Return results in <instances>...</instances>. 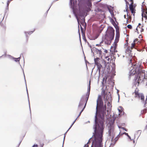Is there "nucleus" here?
I'll list each match as a JSON object with an SVG mask.
<instances>
[{"label":"nucleus","mask_w":147,"mask_h":147,"mask_svg":"<svg viewBox=\"0 0 147 147\" xmlns=\"http://www.w3.org/2000/svg\"><path fill=\"white\" fill-rule=\"evenodd\" d=\"M131 10V13L133 14V15L134 16V13H135V12L134 11V9H132V10Z\"/></svg>","instance_id":"28"},{"label":"nucleus","mask_w":147,"mask_h":147,"mask_svg":"<svg viewBox=\"0 0 147 147\" xmlns=\"http://www.w3.org/2000/svg\"><path fill=\"white\" fill-rule=\"evenodd\" d=\"M106 59H107V60H108V61H109V59H109V58L108 57H106Z\"/></svg>","instance_id":"37"},{"label":"nucleus","mask_w":147,"mask_h":147,"mask_svg":"<svg viewBox=\"0 0 147 147\" xmlns=\"http://www.w3.org/2000/svg\"><path fill=\"white\" fill-rule=\"evenodd\" d=\"M38 145L37 144L34 145L32 147H38Z\"/></svg>","instance_id":"36"},{"label":"nucleus","mask_w":147,"mask_h":147,"mask_svg":"<svg viewBox=\"0 0 147 147\" xmlns=\"http://www.w3.org/2000/svg\"><path fill=\"white\" fill-rule=\"evenodd\" d=\"M12 59H14L15 61L16 62H18L19 61L20 59V57H19L18 58L12 57Z\"/></svg>","instance_id":"17"},{"label":"nucleus","mask_w":147,"mask_h":147,"mask_svg":"<svg viewBox=\"0 0 147 147\" xmlns=\"http://www.w3.org/2000/svg\"><path fill=\"white\" fill-rule=\"evenodd\" d=\"M144 107L147 109V98H146L145 104H144Z\"/></svg>","instance_id":"22"},{"label":"nucleus","mask_w":147,"mask_h":147,"mask_svg":"<svg viewBox=\"0 0 147 147\" xmlns=\"http://www.w3.org/2000/svg\"><path fill=\"white\" fill-rule=\"evenodd\" d=\"M75 15L76 17V18L77 19V20L78 22H79V20H78V16L76 14H75Z\"/></svg>","instance_id":"31"},{"label":"nucleus","mask_w":147,"mask_h":147,"mask_svg":"<svg viewBox=\"0 0 147 147\" xmlns=\"http://www.w3.org/2000/svg\"><path fill=\"white\" fill-rule=\"evenodd\" d=\"M50 7H49V9L47 11L49 10V9H50Z\"/></svg>","instance_id":"53"},{"label":"nucleus","mask_w":147,"mask_h":147,"mask_svg":"<svg viewBox=\"0 0 147 147\" xmlns=\"http://www.w3.org/2000/svg\"><path fill=\"white\" fill-rule=\"evenodd\" d=\"M72 0H70V3L71 5L72 4Z\"/></svg>","instance_id":"40"},{"label":"nucleus","mask_w":147,"mask_h":147,"mask_svg":"<svg viewBox=\"0 0 147 147\" xmlns=\"http://www.w3.org/2000/svg\"><path fill=\"white\" fill-rule=\"evenodd\" d=\"M104 50V52L106 53H107V50Z\"/></svg>","instance_id":"41"},{"label":"nucleus","mask_w":147,"mask_h":147,"mask_svg":"<svg viewBox=\"0 0 147 147\" xmlns=\"http://www.w3.org/2000/svg\"><path fill=\"white\" fill-rule=\"evenodd\" d=\"M118 127H119V129L120 128H121V127H120L119 126H118Z\"/></svg>","instance_id":"45"},{"label":"nucleus","mask_w":147,"mask_h":147,"mask_svg":"<svg viewBox=\"0 0 147 147\" xmlns=\"http://www.w3.org/2000/svg\"><path fill=\"white\" fill-rule=\"evenodd\" d=\"M125 1L126 2V11L127 12V15L128 16V5L129 4V3L127 1V0H125Z\"/></svg>","instance_id":"12"},{"label":"nucleus","mask_w":147,"mask_h":147,"mask_svg":"<svg viewBox=\"0 0 147 147\" xmlns=\"http://www.w3.org/2000/svg\"><path fill=\"white\" fill-rule=\"evenodd\" d=\"M140 25H141V24L140 23H139L138 24V26L137 28H136V30H137V31L138 30V28H140V27L139 26H140Z\"/></svg>","instance_id":"29"},{"label":"nucleus","mask_w":147,"mask_h":147,"mask_svg":"<svg viewBox=\"0 0 147 147\" xmlns=\"http://www.w3.org/2000/svg\"><path fill=\"white\" fill-rule=\"evenodd\" d=\"M33 31H32L29 32H25V34H26V36H27V34H31L32 33H33Z\"/></svg>","instance_id":"21"},{"label":"nucleus","mask_w":147,"mask_h":147,"mask_svg":"<svg viewBox=\"0 0 147 147\" xmlns=\"http://www.w3.org/2000/svg\"><path fill=\"white\" fill-rule=\"evenodd\" d=\"M118 109V110H119V112L120 113H121V112H122V111L119 109Z\"/></svg>","instance_id":"38"},{"label":"nucleus","mask_w":147,"mask_h":147,"mask_svg":"<svg viewBox=\"0 0 147 147\" xmlns=\"http://www.w3.org/2000/svg\"><path fill=\"white\" fill-rule=\"evenodd\" d=\"M109 11L111 14H112V13L113 11H112L110 9H109Z\"/></svg>","instance_id":"35"},{"label":"nucleus","mask_w":147,"mask_h":147,"mask_svg":"<svg viewBox=\"0 0 147 147\" xmlns=\"http://www.w3.org/2000/svg\"><path fill=\"white\" fill-rule=\"evenodd\" d=\"M119 135H119H118L117 136L118 137V136Z\"/></svg>","instance_id":"58"},{"label":"nucleus","mask_w":147,"mask_h":147,"mask_svg":"<svg viewBox=\"0 0 147 147\" xmlns=\"http://www.w3.org/2000/svg\"><path fill=\"white\" fill-rule=\"evenodd\" d=\"M91 49L92 51V49Z\"/></svg>","instance_id":"59"},{"label":"nucleus","mask_w":147,"mask_h":147,"mask_svg":"<svg viewBox=\"0 0 147 147\" xmlns=\"http://www.w3.org/2000/svg\"><path fill=\"white\" fill-rule=\"evenodd\" d=\"M7 56L10 59H12V57H13L12 56L9 55H7Z\"/></svg>","instance_id":"26"},{"label":"nucleus","mask_w":147,"mask_h":147,"mask_svg":"<svg viewBox=\"0 0 147 147\" xmlns=\"http://www.w3.org/2000/svg\"><path fill=\"white\" fill-rule=\"evenodd\" d=\"M27 93H28V90H27ZM27 94H28V93H27Z\"/></svg>","instance_id":"50"},{"label":"nucleus","mask_w":147,"mask_h":147,"mask_svg":"<svg viewBox=\"0 0 147 147\" xmlns=\"http://www.w3.org/2000/svg\"><path fill=\"white\" fill-rule=\"evenodd\" d=\"M94 62L95 65H97L100 63V59L99 58H96L94 59Z\"/></svg>","instance_id":"14"},{"label":"nucleus","mask_w":147,"mask_h":147,"mask_svg":"<svg viewBox=\"0 0 147 147\" xmlns=\"http://www.w3.org/2000/svg\"><path fill=\"white\" fill-rule=\"evenodd\" d=\"M29 107H30V103L29 100H28Z\"/></svg>","instance_id":"44"},{"label":"nucleus","mask_w":147,"mask_h":147,"mask_svg":"<svg viewBox=\"0 0 147 147\" xmlns=\"http://www.w3.org/2000/svg\"><path fill=\"white\" fill-rule=\"evenodd\" d=\"M137 41V39H136L135 40H134V42H135Z\"/></svg>","instance_id":"42"},{"label":"nucleus","mask_w":147,"mask_h":147,"mask_svg":"<svg viewBox=\"0 0 147 147\" xmlns=\"http://www.w3.org/2000/svg\"><path fill=\"white\" fill-rule=\"evenodd\" d=\"M114 30L111 27H109L107 31L106 35L109 34L110 36V40H111L113 39L114 36Z\"/></svg>","instance_id":"1"},{"label":"nucleus","mask_w":147,"mask_h":147,"mask_svg":"<svg viewBox=\"0 0 147 147\" xmlns=\"http://www.w3.org/2000/svg\"><path fill=\"white\" fill-rule=\"evenodd\" d=\"M118 137L117 136L115 139L114 140H114V141H115V142H116L117 141V140H118Z\"/></svg>","instance_id":"30"},{"label":"nucleus","mask_w":147,"mask_h":147,"mask_svg":"<svg viewBox=\"0 0 147 147\" xmlns=\"http://www.w3.org/2000/svg\"><path fill=\"white\" fill-rule=\"evenodd\" d=\"M10 1H8L7 2V7H8L9 6V3Z\"/></svg>","instance_id":"34"},{"label":"nucleus","mask_w":147,"mask_h":147,"mask_svg":"<svg viewBox=\"0 0 147 147\" xmlns=\"http://www.w3.org/2000/svg\"><path fill=\"white\" fill-rule=\"evenodd\" d=\"M73 125L72 124H71V126H70V127H69V129H68V130L67 131L65 132V133L64 134V139L65 138V135L66 134V133L72 127ZM63 141H64V140H63ZM63 143H64V141H63ZM63 146H62V147H63Z\"/></svg>","instance_id":"16"},{"label":"nucleus","mask_w":147,"mask_h":147,"mask_svg":"<svg viewBox=\"0 0 147 147\" xmlns=\"http://www.w3.org/2000/svg\"><path fill=\"white\" fill-rule=\"evenodd\" d=\"M139 29H140V30L141 32H142L143 31V29H141L140 28Z\"/></svg>","instance_id":"39"},{"label":"nucleus","mask_w":147,"mask_h":147,"mask_svg":"<svg viewBox=\"0 0 147 147\" xmlns=\"http://www.w3.org/2000/svg\"><path fill=\"white\" fill-rule=\"evenodd\" d=\"M135 94L136 95H138L139 98L142 101H143L144 99V96L142 94H138L137 92H135Z\"/></svg>","instance_id":"7"},{"label":"nucleus","mask_w":147,"mask_h":147,"mask_svg":"<svg viewBox=\"0 0 147 147\" xmlns=\"http://www.w3.org/2000/svg\"><path fill=\"white\" fill-rule=\"evenodd\" d=\"M138 29H139V30H140V29H139V28H138Z\"/></svg>","instance_id":"57"},{"label":"nucleus","mask_w":147,"mask_h":147,"mask_svg":"<svg viewBox=\"0 0 147 147\" xmlns=\"http://www.w3.org/2000/svg\"><path fill=\"white\" fill-rule=\"evenodd\" d=\"M129 64H131V65H132V66H133V64L132 63V60H131L130 59L129 61Z\"/></svg>","instance_id":"32"},{"label":"nucleus","mask_w":147,"mask_h":147,"mask_svg":"<svg viewBox=\"0 0 147 147\" xmlns=\"http://www.w3.org/2000/svg\"><path fill=\"white\" fill-rule=\"evenodd\" d=\"M142 72H143V73H144V72L145 71H144V70H142Z\"/></svg>","instance_id":"47"},{"label":"nucleus","mask_w":147,"mask_h":147,"mask_svg":"<svg viewBox=\"0 0 147 147\" xmlns=\"http://www.w3.org/2000/svg\"><path fill=\"white\" fill-rule=\"evenodd\" d=\"M129 1L131 2V3H130L129 6V9L130 10L134 9L133 6V1L132 0H130Z\"/></svg>","instance_id":"13"},{"label":"nucleus","mask_w":147,"mask_h":147,"mask_svg":"<svg viewBox=\"0 0 147 147\" xmlns=\"http://www.w3.org/2000/svg\"><path fill=\"white\" fill-rule=\"evenodd\" d=\"M120 37V34L119 32V30L116 29V34L115 37V41L114 43L115 45L114 47L116 48L117 45V43L119 41V38Z\"/></svg>","instance_id":"2"},{"label":"nucleus","mask_w":147,"mask_h":147,"mask_svg":"<svg viewBox=\"0 0 147 147\" xmlns=\"http://www.w3.org/2000/svg\"><path fill=\"white\" fill-rule=\"evenodd\" d=\"M80 28H81V29L82 28V27H81V26Z\"/></svg>","instance_id":"56"},{"label":"nucleus","mask_w":147,"mask_h":147,"mask_svg":"<svg viewBox=\"0 0 147 147\" xmlns=\"http://www.w3.org/2000/svg\"><path fill=\"white\" fill-rule=\"evenodd\" d=\"M116 142L113 140V139L111 141V144L110 146H113L116 143Z\"/></svg>","instance_id":"19"},{"label":"nucleus","mask_w":147,"mask_h":147,"mask_svg":"<svg viewBox=\"0 0 147 147\" xmlns=\"http://www.w3.org/2000/svg\"><path fill=\"white\" fill-rule=\"evenodd\" d=\"M94 51H95L97 54L98 55L99 57L100 56L102 55V51L104 50V49H103L102 47L101 49H98L96 48H94L93 49Z\"/></svg>","instance_id":"4"},{"label":"nucleus","mask_w":147,"mask_h":147,"mask_svg":"<svg viewBox=\"0 0 147 147\" xmlns=\"http://www.w3.org/2000/svg\"><path fill=\"white\" fill-rule=\"evenodd\" d=\"M135 43H133L131 44V50L132 49V48H134L135 46Z\"/></svg>","instance_id":"23"},{"label":"nucleus","mask_w":147,"mask_h":147,"mask_svg":"<svg viewBox=\"0 0 147 147\" xmlns=\"http://www.w3.org/2000/svg\"><path fill=\"white\" fill-rule=\"evenodd\" d=\"M135 43H133L131 44V50L132 49V48H134L135 46Z\"/></svg>","instance_id":"24"},{"label":"nucleus","mask_w":147,"mask_h":147,"mask_svg":"<svg viewBox=\"0 0 147 147\" xmlns=\"http://www.w3.org/2000/svg\"><path fill=\"white\" fill-rule=\"evenodd\" d=\"M124 18H125V17H126L125 15L124 16Z\"/></svg>","instance_id":"49"},{"label":"nucleus","mask_w":147,"mask_h":147,"mask_svg":"<svg viewBox=\"0 0 147 147\" xmlns=\"http://www.w3.org/2000/svg\"><path fill=\"white\" fill-rule=\"evenodd\" d=\"M127 27L129 29H131L132 28V26L131 25L129 24L127 26Z\"/></svg>","instance_id":"27"},{"label":"nucleus","mask_w":147,"mask_h":147,"mask_svg":"<svg viewBox=\"0 0 147 147\" xmlns=\"http://www.w3.org/2000/svg\"><path fill=\"white\" fill-rule=\"evenodd\" d=\"M101 94L102 96H103L104 97V98H105V92L104 90H102V91Z\"/></svg>","instance_id":"18"},{"label":"nucleus","mask_w":147,"mask_h":147,"mask_svg":"<svg viewBox=\"0 0 147 147\" xmlns=\"http://www.w3.org/2000/svg\"><path fill=\"white\" fill-rule=\"evenodd\" d=\"M24 79H25V80H25V78H24Z\"/></svg>","instance_id":"61"},{"label":"nucleus","mask_w":147,"mask_h":147,"mask_svg":"<svg viewBox=\"0 0 147 147\" xmlns=\"http://www.w3.org/2000/svg\"><path fill=\"white\" fill-rule=\"evenodd\" d=\"M120 108L121 109H122V107H120Z\"/></svg>","instance_id":"48"},{"label":"nucleus","mask_w":147,"mask_h":147,"mask_svg":"<svg viewBox=\"0 0 147 147\" xmlns=\"http://www.w3.org/2000/svg\"><path fill=\"white\" fill-rule=\"evenodd\" d=\"M86 4L88 6V7H90L92 5L91 0H86Z\"/></svg>","instance_id":"11"},{"label":"nucleus","mask_w":147,"mask_h":147,"mask_svg":"<svg viewBox=\"0 0 147 147\" xmlns=\"http://www.w3.org/2000/svg\"><path fill=\"white\" fill-rule=\"evenodd\" d=\"M100 45L99 44H96V46H99Z\"/></svg>","instance_id":"46"},{"label":"nucleus","mask_w":147,"mask_h":147,"mask_svg":"<svg viewBox=\"0 0 147 147\" xmlns=\"http://www.w3.org/2000/svg\"><path fill=\"white\" fill-rule=\"evenodd\" d=\"M118 96H119V94H118Z\"/></svg>","instance_id":"55"},{"label":"nucleus","mask_w":147,"mask_h":147,"mask_svg":"<svg viewBox=\"0 0 147 147\" xmlns=\"http://www.w3.org/2000/svg\"><path fill=\"white\" fill-rule=\"evenodd\" d=\"M136 73V71H135V69H132L129 72V76H133Z\"/></svg>","instance_id":"9"},{"label":"nucleus","mask_w":147,"mask_h":147,"mask_svg":"<svg viewBox=\"0 0 147 147\" xmlns=\"http://www.w3.org/2000/svg\"><path fill=\"white\" fill-rule=\"evenodd\" d=\"M77 118H76V119L74 121L73 123H74L76 121V120H77Z\"/></svg>","instance_id":"43"},{"label":"nucleus","mask_w":147,"mask_h":147,"mask_svg":"<svg viewBox=\"0 0 147 147\" xmlns=\"http://www.w3.org/2000/svg\"><path fill=\"white\" fill-rule=\"evenodd\" d=\"M90 82H89V86L88 87V92H87V94H88V97H87V99H86V103H85V105H84L83 108L82 109V110L80 112L79 115H78V117H77V118L78 117H79L80 116V115L81 113L84 110V109L86 107V102H87V100H88V97H89V94H90Z\"/></svg>","instance_id":"3"},{"label":"nucleus","mask_w":147,"mask_h":147,"mask_svg":"<svg viewBox=\"0 0 147 147\" xmlns=\"http://www.w3.org/2000/svg\"><path fill=\"white\" fill-rule=\"evenodd\" d=\"M50 7H49V9L47 11L49 10V9H50Z\"/></svg>","instance_id":"54"},{"label":"nucleus","mask_w":147,"mask_h":147,"mask_svg":"<svg viewBox=\"0 0 147 147\" xmlns=\"http://www.w3.org/2000/svg\"><path fill=\"white\" fill-rule=\"evenodd\" d=\"M146 127L147 128V125L146 126Z\"/></svg>","instance_id":"60"},{"label":"nucleus","mask_w":147,"mask_h":147,"mask_svg":"<svg viewBox=\"0 0 147 147\" xmlns=\"http://www.w3.org/2000/svg\"><path fill=\"white\" fill-rule=\"evenodd\" d=\"M113 130V129H111L109 131V134L110 136L111 135L112 131Z\"/></svg>","instance_id":"25"},{"label":"nucleus","mask_w":147,"mask_h":147,"mask_svg":"<svg viewBox=\"0 0 147 147\" xmlns=\"http://www.w3.org/2000/svg\"><path fill=\"white\" fill-rule=\"evenodd\" d=\"M74 123L73 122V123L72 124L73 125V124H74Z\"/></svg>","instance_id":"51"},{"label":"nucleus","mask_w":147,"mask_h":147,"mask_svg":"<svg viewBox=\"0 0 147 147\" xmlns=\"http://www.w3.org/2000/svg\"><path fill=\"white\" fill-rule=\"evenodd\" d=\"M132 51L131 50V49L129 48H128L126 49L125 53L127 57L129 56V57H131L133 56V55L131 52Z\"/></svg>","instance_id":"5"},{"label":"nucleus","mask_w":147,"mask_h":147,"mask_svg":"<svg viewBox=\"0 0 147 147\" xmlns=\"http://www.w3.org/2000/svg\"><path fill=\"white\" fill-rule=\"evenodd\" d=\"M123 134H124L126 135L128 138H129L131 140H132L131 139V137L128 135V134L127 133H126V132H124L123 133Z\"/></svg>","instance_id":"20"},{"label":"nucleus","mask_w":147,"mask_h":147,"mask_svg":"<svg viewBox=\"0 0 147 147\" xmlns=\"http://www.w3.org/2000/svg\"><path fill=\"white\" fill-rule=\"evenodd\" d=\"M85 100V98H82L80 100L78 106L79 109H81L83 105Z\"/></svg>","instance_id":"6"},{"label":"nucleus","mask_w":147,"mask_h":147,"mask_svg":"<svg viewBox=\"0 0 147 147\" xmlns=\"http://www.w3.org/2000/svg\"><path fill=\"white\" fill-rule=\"evenodd\" d=\"M142 17H144L146 18H147V11L142 9Z\"/></svg>","instance_id":"8"},{"label":"nucleus","mask_w":147,"mask_h":147,"mask_svg":"<svg viewBox=\"0 0 147 147\" xmlns=\"http://www.w3.org/2000/svg\"><path fill=\"white\" fill-rule=\"evenodd\" d=\"M121 129H122L123 130H124L125 131H127V130L124 127H121Z\"/></svg>","instance_id":"33"},{"label":"nucleus","mask_w":147,"mask_h":147,"mask_svg":"<svg viewBox=\"0 0 147 147\" xmlns=\"http://www.w3.org/2000/svg\"><path fill=\"white\" fill-rule=\"evenodd\" d=\"M50 7H49V9L47 11L49 10V9H50Z\"/></svg>","instance_id":"52"},{"label":"nucleus","mask_w":147,"mask_h":147,"mask_svg":"<svg viewBox=\"0 0 147 147\" xmlns=\"http://www.w3.org/2000/svg\"><path fill=\"white\" fill-rule=\"evenodd\" d=\"M140 77H136V79H135V85L136 86H138V85L139 84V80Z\"/></svg>","instance_id":"10"},{"label":"nucleus","mask_w":147,"mask_h":147,"mask_svg":"<svg viewBox=\"0 0 147 147\" xmlns=\"http://www.w3.org/2000/svg\"><path fill=\"white\" fill-rule=\"evenodd\" d=\"M96 65L97 66L98 69L99 71V72H100V69L102 67V66L101 65V64L100 63L99 64H97Z\"/></svg>","instance_id":"15"}]
</instances>
